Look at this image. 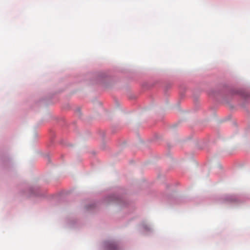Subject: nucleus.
Segmentation results:
<instances>
[{
    "label": "nucleus",
    "mask_w": 250,
    "mask_h": 250,
    "mask_svg": "<svg viewBox=\"0 0 250 250\" xmlns=\"http://www.w3.org/2000/svg\"><path fill=\"white\" fill-rule=\"evenodd\" d=\"M223 167L221 165H218L214 169V170H224Z\"/></svg>",
    "instance_id": "nucleus-1"
},
{
    "label": "nucleus",
    "mask_w": 250,
    "mask_h": 250,
    "mask_svg": "<svg viewBox=\"0 0 250 250\" xmlns=\"http://www.w3.org/2000/svg\"><path fill=\"white\" fill-rule=\"evenodd\" d=\"M116 248V245L114 244H111L110 245V250H113V249Z\"/></svg>",
    "instance_id": "nucleus-2"
}]
</instances>
